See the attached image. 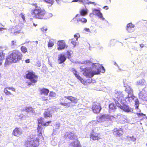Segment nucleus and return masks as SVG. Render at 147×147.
Masks as SVG:
<instances>
[{
  "label": "nucleus",
  "mask_w": 147,
  "mask_h": 147,
  "mask_svg": "<svg viewBox=\"0 0 147 147\" xmlns=\"http://www.w3.org/2000/svg\"><path fill=\"white\" fill-rule=\"evenodd\" d=\"M80 63L84 65L85 67L81 66L80 69L84 75L87 78H91L95 74L105 71L104 67L98 63H92L88 60L82 61Z\"/></svg>",
  "instance_id": "1"
},
{
  "label": "nucleus",
  "mask_w": 147,
  "mask_h": 147,
  "mask_svg": "<svg viewBox=\"0 0 147 147\" xmlns=\"http://www.w3.org/2000/svg\"><path fill=\"white\" fill-rule=\"evenodd\" d=\"M22 57V55L20 52L17 50H14L6 59L5 64L9 65V63H16L21 60Z\"/></svg>",
  "instance_id": "2"
},
{
  "label": "nucleus",
  "mask_w": 147,
  "mask_h": 147,
  "mask_svg": "<svg viewBox=\"0 0 147 147\" xmlns=\"http://www.w3.org/2000/svg\"><path fill=\"white\" fill-rule=\"evenodd\" d=\"M64 138L67 140H74L73 142H70L68 147H82L77 136L74 133L70 131L66 132L64 135Z\"/></svg>",
  "instance_id": "3"
},
{
  "label": "nucleus",
  "mask_w": 147,
  "mask_h": 147,
  "mask_svg": "<svg viewBox=\"0 0 147 147\" xmlns=\"http://www.w3.org/2000/svg\"><path fill=\"white\" fill-rule=\"evenodd\" d=\"M35 6V8L32 10V14L33 18L39 19H47L45 17L46 11L42 8L37 6L36 3L32 4Z\"/></svg>",
  "instance_id": "4"
},
{
  "label": "nucleus",
  "mask_w": 147,
  "mask_h": 147,
  "mask_svg": "<svg viewBox=\"0 0 147 147\" xmlns=\"http://www.w3.org/2000/svg\"><path fill=\"white\" fill-rule=\"evenodd\" d=\"M119 101L120 102V103L117 102L116 105L117 107L119 108L120 109L127 113H133V109L126 105L127 101L126 100H119Z\"/></svg>",
  "instance_id": "5"
},
{
  "label": "nucleus",
  "mask_w": 147,
  "mask_h": 147,
  "mask_svg": "<svg viewBox=\"0 0 147 147\" xmlns=\"http://www.w3.org/2000/svg\"><path fill=\"white\" fill-rule=\"evenodd\" d=\"M26 78L29 79L30 80L29 82H26L28 85H34V83L37 81L38 78V77L34 73L29 71H28V73L26 74Z\"/></svg>",
  "instance_id": "6"
},
{
  "label": "nucleus",
  "mask_w": 147,
  "mask_h": 147,
  "mask_svg": "<svg viewBox=\"0 0 147 147\" xmlns=\"http://www.w3.org/2000/svg\"><path fill=\"white\" fill-rule=\"evenodd\" d=\"M125 91L128 93L127 97H125V100L127 99V100L129 102H131L135 99V96L133 95V90L131 87L128 86L125 89Z\"/></svg>",
  "instance_id": "7"
},
{
  "label": "nucleus",
  "mask_w": 147,
  "mask_h": 147,
  "mask_svg": "<svg viewBox=\"0 0 147 147\" xmlns=\"http://www.w3.org/2000/svg\"><path fill=\"white\" fill-rule=\"evenodd\" d=\"M115 96L117 100H114L115 103L116 105H117V102H118V103H120V102L119 101V100H125V97H124V95L122 92L120 91H118L117 90H115Z\"/></svg>",
  "instance_id": "8"
},
{
  "label": "nucleus",
  "mask_w": 147,
  "mask_h": 147,
  "mask_svg": "<svg viewBox=\"0 0 147 147\" xmlns=\"http://www.w3.org/2000/svg\"><path fill=\"white\" fill-rule=\"evenodd\" d=\"M138 97L141 100L147 101V96L145 87L143 88L142 89H139Z\"/></svg>",
  "instance_id": "9"
},
{
  "label": "nucleus",
  "mask_w": 147,
  "mask_h": 147,
  "mask_svg": "<svg viewBox=\"0 0 147 147\" xmlns=\"http://www.w3.org/2000/svg\"><path fill=\"white\" fill-rule=\"evenodd\" d=\"M113 116H109L108 115H103L99 117V119H98V122H102L105 121H107L109 120H111L113 118Z\"/></svg>",
  "instance_id": "10"
},
{
  "label": "nucleus",
  "mask_w": 147,
  "mask_h": 147,
  "mask_svg": "<svg viewBox=\"0 0 147 147\" xmlns=\"http://www.w3.org/2000/svg\"><path fill=\"white\" fill-rule=\"evenodd\" d=\"M37 140L32 139L30 141H27L26 143L27 147H36L38 143Z\"/></svg>",
  "instance_id": "11"
},
{
  "label": "nucleus",
  "mask_w": 147,
  "mask_h": 147,
  "mask_svg": "<svg viewBox=\"0 0 147 147\" xmlns=\"http://www.w3.org/2000/svg\"><path fill=\"white\" fill-rule=\"evenodd\" d=\"M92 109L94 113H98L100 112L101 110V108L99 104L97 105L94 104L92 105Z\"/></svg>",
  "instance_id": "12"
},
{
  "label": "nucleus",
  "mask_w": 147,
  "mask_h": 147,
  "mask_svg": "<svg viewBox=\"0 0 147 147\" xmlns=\"http://www.w3.org/2000/svg\"><path fill=\"white\" fill-rule=\"evenodd\" d=\"M54 112L53 109L50 107L46 110L44 113V115L45 118L50 117L51 116V114Z\"/></svg>",
  "instance_id": "13"
},
{
  "label": "nucleus",
  "mask_w": 147,
  "mask_h": 147,
  "mask_svg": "<svg viewBox=\"0 0 147 147\" xmlns=\"http://www.w3.org/2000/svg\"><path fill=\"white\" fill-rule=\"evenodd\" d=\"M57 60L58 63L61 64L64 62L66 59L67 57L65 55L62 54L59 55Z\"/></svg>",
  "instance_id": "14"
},
{
  "label": "nucleus",
  "mask_w": 147,
  "mask_h": 147,
  "mask_svg": "<svg viewBox=\"0 0 147 147\" xmlns=\"http://www.w3.org/2000/svg\"><path fill=\"white\" fill-rule=\"evenodd\" d=\"M123 133L122 129L120 128L118 129H114L113 134L116 136H120L122 135Z\"/></svg>",
  "instance_id": "15"
},
{
  "label": "nucleus",
  "mask_w": 147,
  "mask_h": 147,
  "mask_svg": "<svg viewBox=\"0 0 147 147\" xmlns=\"http://www.w3.org/2000/svg\"><path fill=\"white\" fill-rule=\"evenodd\" d=\"M57 1V3H59V0H55ZM79 1L81 3H82L83 4H85L86 3L89 4V3L95 5V3L94 2L90 1L88 0H74L72 2H77Z\"/></svg>",
  "instance_id": "16"
},
{
  "label": "nucleus",
  "mask_w": 147,
  "mask_h": 147,
  "mask_svg": "<svg viewBox=\"0 0 147 147\" xmlns=\"http://www.w3.org/2000/svg\"><path fill=\"white\" fill-rule=\"evenodd\" d=\"M117 105L116 104H115L113 103H111L109 105V113H113L116 111L117 108Z\"/></svg>",
  "instance_id": "17"
},
{
  "label": "nucleus",
  "mask_w": 147,
  "mask_h": 147,
  "mask_svg": "<svg viewBox=\"0 0 147 147\" xmlns=\"http://www.w3.org/2000/svg\"><path fill=\"white\" fill-rule=\"evenodd\" d=\"M57 49L59 50H61L65 49V44L63 41H60L58 42L57 43Z\"/></svg>",
  "instance_id": "18"
},
{
  "label": "nucleus",
  "mask_w": 147,
  "mask_h": 147,
  "mask_svg": "<svg viewBox=\"0 0 147 147\" xmlns=\"http://www.w3.org/2000/svg\"><path fill=\"white\" fill-rule=\"evenodd\" d=\"M93 14L97 15L99 18H102L104 20H105V18L103 17L102 14L99 10L94 9L93 10Z\"/></svg>",
  "instance_id": "19"
},
{
  "label": "nucleus",
  "mask_w": 147,
  "mask_h": 147,
  "mask_svg": "<svg viewBox=\"0 0 147 147\" xmlns=\"http://www.w3.org/2000/svg\"><path fill=\"white\" fill-rule=\"evenodd\" d=\"M134 25L132 23H129L127 25L126 30L129 32H133L134 30Z\"/></svg>",
  "instance_id": "20"
},
{
  "label": "nucleus",
  "mask_w": 147,
  "mask_h": 147,
  "mask_svg": "<svg viewBox=\"0 0 147 147\" xmlns=\"http://www.w3.org/2000/svg\"><path fill=\"white\" fill-rule=\"evenodd\" d=\"M25 111L27 113V114L30 112H31L32 113H35L34 109L31 107H26L24 109L22 110V112H24Z\"/></svg>",
  "instance_id": "21"
},
{
  "label": "nucleus",
  "mask_w": 147,
  "mask_h": 147,
  "mask_svg": "<svg viewBox=\"0 0 147 147\" xmlns=\"http://www.w3.org/2000/svg\"><path fill=\"white\" fill-rule=\"evenodd\" d=\"M22 131L21 129L16 128L13 130V134L16 136H18L20 135L21 134Z\"/></svg>",
  "instance_id": "22"
},
{
  "label": "nucleus",
  "mask_w": 147,
  "mask_h": 147,
  "mask_svg": "<svg viewBox=\"0 0 147 147\" xmlns=\"http://www.w3.org/2000/svg\"><path fill=\"white\" fill-rule=\"evenodd\" d=\"M64 97L70 100L72 102L75 104L78 101L77 99L76 98L73 97L71 96H65Z\"/></svg>",
  "instance_id": "23"
},
{
  "label": "nucleus",
  "mask_w": 147,
  "mask_h": 147,
  "mask_svg": "<svg viewBox=\"0 0 147 147\" xmlns=\"http://www.w3.org/2000/svg\"><path fill=\"white\" fill-rule=\"evenodd\" d=\"M124 115H121L120 117L119 120L120 123L121 124L127 123L128 122V120Z\"/></svg>",
  "instance_id": "24"
},
{
  "label": "nucleus",
  "mask_w": 147,
  "mask_h": 147,
  "mask_svg": "<svg viewBox=\"0 0 147 147\" xmlns=\"http://www.w3.org/2000/svg\"><path fill=\"white\" fill-rule=\"evenodd\" d=\"M40 91L41 95H44L45 96L47 95L49 92L48 89L44 88L41 89L40 90Z\"/></svg>",
  "instance_id": "25"
},
{
  "label": "nucleus",
  "mask_w": 147,
  "mask_h": 147,
  "mask_svg": "<svg viewBox=\"0 0 147 147\" xmlns=\"http://www.w3.org/2000/svg\"><path fill=\"white\" fill-rule=\"evenodd\" d=\"M38 125L37 128L38 132V135L39 136H42V132H43L44 129L42 127L43 126L42 125Z\"/></svg>",
  "instance_id": "26"
},
{
  "label": "nucleus",
  "mask_w": 147,
  "mask_h": 147,
  "mask_svg": "<svg viewBox=\"0 0 147 147\" xmlns=\"http://www.w3.org/2000/svg\"><path fill=\"white\" fill-rule=\"evenodd\" d=\"M72 71L73 72L74 74L75 75L77 78L80 80L81 82H82V80H83L80 76L78 74H77V71L74 68H72L71 69Z\"/></svg>",
  "instance_id": "27"
},
{
  "label": "nucleus",
  "mask_w": 147,
  "mask_h": 147,
  "mask_svg": "<svg viewBox=\"0 0 147 147\" xmlns=\"http://www.w3.org/2000/svg\"><path fill=\"white\" fill-rule=\"evenodd\" d=\"M17 41L16 40H12L11 42L10 45L12 49L16 48L17 47Z\"/></svg>",
  "instance_id": "28"
},
{
  "label": "nucleus",
  "mask_w": 147,
  "mask_h": 147,
  "mask_svg": "<svg viewBox=\"0 0 147 147\" xmlns=\"http://www.w3.org/2000/svg\"><path fill=\"white\" fill-rule=\"evenodd\" d=\"M5 54L3 53V51H1L0 53V65H1L2 61L5 59Z\"/></svg>",
  "instance_id": "29"
},
{
  "label": "nucleus",
  "mask_w": 147,
  "mask_h": 147,
  "mask_svg": "<svg viewBox=\"0 0 147 147\" xmlns=\"http://www.w3.org/2000/svg\"><path fill=\"white\" fill-rule=\"evenodd\" d=\"M145 80L142 79L138 81H137L136 84L137 85L142 86L145 85Z\"/></svg>",
  "instance_id": "30"
},
{
  "label": "nucleus",
  "mask_w": 147,
  "mask_h": 147,
  "mask_svg": "<svg viewBox=\"0 0 147 147\" xmlns=\"http://www.w3.org/2000/svg\"><path fill=\"white\" fill-rule=\"evenodd\" d=\"M90 138L93 140H98L100 138L98 137V136L97 134H92Z\"/></svg>",
  "instance_id": "31"
},
{
  "label": "nucleus",
  "mask_w": 147,
  "mask_h": 147,
  "mask_svg": "<svg viewBox=\"0 0 147 147\" xmlns=\"http://www.w3.org/2000/svg\"><path fill=\"white\" fill-rule=\"evenodd\" d=\"M70 102H68L67 103H63L62 102L60 103L61 105L66 106L67 107H71L72 105L70 104Z\"/></svg>",
  "instance_id": "32"
},
{
  "label": "nucleus",
  "mask_w": 147,
  "mask_h": 147,
  "mask_svg": "<svg viewBox=\"0 0 147 147\" xmlns=\"http://www.w3.org/2000/svg\"><path fill=\"white\" fill-rule=\"evenodd\" d=\"M16 28L15 27H13L11 29V33H14L15 35H16L17 34L19 33H20V31L18 30L17 31H15L14 29H15Z\"/></svg>",
  "instance_id": "33"
},
{
  "label": "nucleus",
  "mask_w": 147,
  "mask_h": 147,
  "mask_svg": "<svg viewBox=\"0 0 147 147\" xmlns=\"http://www.w3.org/2000/svg\"><path fill=\"white\" fill-rule=\"evenodd\" d=\"M38 125H42L43 124H44V122L43 119L42 118H40L39 119H38Z\"/></svg>",
  "instance_id": "34"
},
{
  "label": "nucleus",
  "mask_w": 147,
  "mask_h": 147,
  "mask_svg": "<svg viewBox=\"0 0 147 147\" xmlns=\"http://www.w3.org/2000/svg\"><path fill=\"white\" fill-rule=\"evenodd\" d=\"M4 92L6 95H12V94L7 90V89L6 87L4 88Z\"/></svg>",
  "instance_id": "35"
},
{
  "label": "nucleus",
  "mask_w": 147,
  "mask_h": 147,
  "mask_svg": "<svg viewBox=\"0 0 147 147\" xmlns=\"http://www.w3.org/2000/svg\"><path fill=\"white\" fill-rule=\"evenodd\" d=\"M79 21L81 22L82 23H86L87 22V20L85 18H82L81 19H79L77 20V22Z\"/></svg>",
  "instance_id": "36"
},
{
  "label": "nucleus",
  "mask_w": 147,
  "mask_h": 147,
  "mask_svg": "<svg viewBox=\"0 0 147 147\" xmlns=\"http://www.w3.org/2000/svg\"><path fill=\"white\" fill-rule=\"evenodd\" d=\"M21 50L22 52L24 53H26L27 52V50L26 48L24 46H22L21 47Z\"/></svg>",
  "instance_id": "37"
},
{
  "label": "nucleus",
  "mask_w": 147,
  "mask_h": 147,
  "mask_svg": "<svg viewBox=\"0 0 147 147\" xmlns=\"http://www.w3.org/2000/svg\"><path fill=\"white\" fill-rule=\"evenodd\" d=\"M69 42L74 45V47H75L76 45V42L75 39H72L69 40Z\"/></svg>",
  "instance_id": "38"
},
{
  "label": "nucleus",
  "mask_w": 147,
  "mask_h": 147,
  "mask_svg": "<svg viewBox=\"0 0 147 147\" xmlns=\"http://www.w3.org/2000/svg\"><path fill=\"white\" fill-rule=\"evenodd\" d=\"M127 139L128 140H131L133 142L135 141L136 140V138H134L133 136L131 137H127Z\"/></svg>",
  "instance_id": "39"
},
{
  "label": "nucleus",
  "mask_w": 147,
  "mask_h": 147,
  "mask_svg": "<svg viewBox=\"0 0 147 147\" xmlns=\"http://www.w3.org/2000/svg\"><path fill=\"white\" fill-rule=\"evenodd\" d=\"M87 13V11L84 9L82 10L80 12V14L82 16H84L86 15Z\"/></svg>",
  "instance_id": "40"
},
{
  "label": "nucleus",
  "mask_w": 147,
  "mask_h": 147,
  "mask_svg": "<svg viewBox=\"0 0 147 147\" xmlns=\"http://www.w3.org/2000/svg\"><path fill=\"white\" fill-rule=\"evenodd\" d=\"M54 45V43L52 40H50L48 44L49 47H52Z\"/></svg>",
  "instance_id": "41"
},
{
  "label": "nucleus",
  "mask_w": 147,
  "mask_h": 147,
  "mask_svg": "<svg viewBox=\"0 0 147 147\" xmlns=\"http://www.w3.org/2000/svg\"><path fill=\"white\" fill-rule=\"evenodd\" d=\"M52 16V14L49 13H46L45 15V17L47 18H48L50 17H51Z\"/></svg>",
  "instance_id": "42"
},
{
  "label": "nucleus",
  "mask_w": 147,
  "mask_h": 147,
  "mask_svg": "<svg viewBox=\"0 0 147 147\" xmlns=\"http://www.w3.org/2000/svg\"><path fill=\"white\" fill-rule=\"evenodd\" d=\"M56 95V93L53 92H51L49 94V96H51L52 97H55Z\"/></svg>",
  "instance_id": "43"
},
{
  "label": "nucleus",
  "mask_w": 147,
  "mask_h": 147,
  "mask_svg": "<svg viewBox=\"0 0 147 147\" xmlns=\"http://www.w3.org/2000/svg\"><path fill=\"white\" fill-rule=\"evenodd\" d=\"M134 100L135 102V105H138L139 102L138 100L136 97H135V99H134ZM136 107H137V106H136Z\"/></svg>",
  "instance_id": "44"
},
{
  "label": "nucleus",
  "mask_w": 147,
  "mask_h": 147,
  "mask_svg": "<svg viewBox=\"0 0 147 147\" xmlns=\"http://www.w3.org/2000/svg\"><path fill=\"white\" fill-rule=\"evenodd\" d=\"M6 88L9 90H11L13 91L16 92V89L12 87H7Z\"/></svg>",
  "instance_id": "45"
},
{
  "label": "nucleus",
  "mask_w": 147,
  "mask_h": 147,
  "mask_svg": "<svg viewBox=\"0 0 147 147\" xmlns=\"http://www.w3.org/2000/svg\"><path fill=\"white\" fill-rule=\"evenodd\" d=\"M41 30L43 32V33L45 32L47 30V28L46 27H43L40 28Z\"/></svg>",
  "instance_id": "46"
},
{
  "label": "nucleus",
  "mask_w": 147,
  "mask_h": 147,
  "mask_svg": "<svg viewBox=\"0 0 147 147\" xmlns=\"http://www.w3.org/2000/svg\"><path fill=\"white\" fill-rule=\"evenodd\" d=\"M51 121H48L46 123H44V124L43 125V126H48L49 125Z\"/></svg>",
  "instance_id": "47"
},
{
  "label": "nucleus",
  "mask_w": 147,
  "mask_h": 147,
  "mask_svg": "<svg viewBox=\"0 0 147 147\" xmlns=\"http://www.w3.org/2000/svg\"><path fill=\"white\" fill-rule=\"evenodd\" d=\"M36 65L38 67H40L41 65L40 62L38 61L36 62Z\"/></svg>",
  "instance_id": "48"
},
{
  "label": "nucleus",
  "mask_w": 147,
  "mask_h": 147,
  "mask_svg": "<svg viewBox=\"0 0 147 147\" xmlns=\"http://www.w3.org/2000/svg\"><path fill=\"white\" fill-rule=\"evenodd\" d=\"M48 98H49V99H50V97L49 96L48 97H43L42 98V99L44 100H48Z\"/></svg>",
  "instance_id": "49"
},
{
  "label": "nucleus",
  "mask_w": 147,
  "mask_h": 147,
  "mask_svg": "<svg viewBox=\"0 0 147 147\" xmlns=\"http://www.w3.org/2000/svg\"><path fill=\"white\" fill-rule=\"evenodd\" d=\"M67 54L68 55V56L67 57V58L68 59H69V58H70V57L71 56V53L69 52V51H67Z\"/></svg>",
  "instance_id": "50"
},
{
  "label": "nucleus",
  "mask_w": 147,
  "mask_h": 147,
  "mask_svg": "<svg viewBox=\"0 0 147 147\" xmlns=\"http://www.w3.org/2000/svg\"><path fill=\"white\" fill-rule=\"evenodd\" d=\"M84 30L86 32H90V30L89 28H84Z\"/></svg>",
  "instance_id": "51"
},
{
  "label": "nucleus",
  "mask_w": 147,
  "mask_h": 147,
  "mask_svg": "<svg viewBox=\"0 0 147 147\" xmlns=\"http://www.w3.org/2000/svg\"><path fill=\"white\" fill-rule=\"evenodd\" d=\"M25 61L27 63H29L30 62V60L29 59H28L26 60Z\"/></svg>",
  "instance_id": "52"
},
{
  "label": "nucleus",
  "mask_w": 147,
  "mask_h": 147,
  "mask_svg": "<svg viewBox=\"0 0 147 147\" xmlns=\"http://www.w3.org/2000/svg\"><path fill=\"white\" fill-rule=\"evenodd\" d=\"M23 20H25V17L24 15H22L21 16Z\"/></svg>",
  "instance_id": "53"
},
{
  "label": "nucleus",
  "mask_w": 147,
  "mask_h": 147,
  "mask_svg": "<svg viewBox=\"0 0 147 147\" xmlns=\"http://www.w3.org/2000/svg\"><path fill=\"white\" fill-rule=\"evenodd\" d=\"M74 37L76 38V40H77L78 38L77 35L76 34L74 35Z\"/></svg>",
  "instance_id": "54"
},
{
  "label": "nucleus",
  "mask_w": 147,
  "mask_h": 147,
  "mask_svg": "<svg viewBox=\"0 0 147 147\" xmlns=\"http://www.w3.org/2000/svg\"><path fill=\"white\" fill-rule=\"evenodd\" d=\"M114 40H111L110 41V44H112L113 42V41H114Z\"/></svg>",
  "instance_id": "55"
},
{
  "label": "nucleus",
  "mask_w": 147,
  "mask_h": 147,
  "mask_svg": "<svg viewBox=\"0 0 147 147\" xmlns=\"http://www.w3.org/2000/svg\"><path fill=\"white\" fill-rule=\"evenodd\" d=\"M103 8L107 10L108 9V7L107 6H105L103 7Z\"/></svg>",
  "instance_id": "56"
},
{
  "label": "nucleus",
  "mask_w": 147,
  "mask_h": 147,
  "mask_svg": "<svg viewBox=\"0 0 147 147\" xmlns=\"http://www.w3.org/2000/svg\"><path fill=\"white\" fill-rule=\"evenodd\" d=\"M138 115L139 116H142V115H144L145 116V115H144V114H143V113H138Z\"/></svg>",
  "instance_id": "57"
},
{
  "label": "nucleus",
  "mask_w": 147,
  "mask_h": 147,
  "mask_svg": "<svg viewBox=\"0 0 147 147\" xmlns=\"http://www.w3.org/2000/svg\"><path fill=\"white\" fill-rule=\"evenodd\" d=\"M98 49H100V50H102L103 49V48L102 47H98Z\"/></svg>",
  "instance_id": "58"
},
{
  "label": "nucleus",
  "mask_w": 147,
  "mask_h": 147,
  "mask_svg": "<svg viewBox=\"0 0 147 147\" xmlns=\"http://www.w3.org/2000/svg\"><path fill=\"white\" fill-rule=\"evenodd\" d=\"M107 2L108 3H110L111 2V0H107Z\"/></svg>",
  "instance_id": "59"
},
{
  "label": "nucleus",
  "mask_w": 147,
  "mask_h": 147,
  "mask_svg": "<svg viewBox=\"0 0 147 147\" xmlns=\"http://www.w3.org/2000/svg\"><path fill=\"white\" fill-rule=\"evenodd\" d=\"M140 46L142 48L144 46V45L142 44H140Z\"/></svg>",
  "instance_id": "60"
},
{
  "label": "nucleus",
  "mask_w": 147,
  "mask_h": 147,
  "mask_svg": "<svg viewBox=\"0 0 147 147\" xmlns=\"http://www.w3.org/2000/svg\"><path fill=\"white\" fill-rule=\"evenodd\" d=\"M5 29L3 28H0V31H2L4 29Z\"/></svg>",
  "instance_id": "61"
},
{
  "label": "nucleus",
  "mask_w": 147,
  "mask_h": 147,
  "mask_svg": "<svg viewBox=\"0 0 147 147\" xmlns=\"http://www.w3.org/2000/svg\"><path fill=\"white\" fill-rule=\"evenodd\" d=\"M93 13H91L90 14V17H91L93 15Z\"/></svg>",
  "instance_id": "62"
},
{
  "label": "nucleus",
  "mask_w": 147,
  "mask_h": 147,
  "mask_svg": "<svg viewBox=\"0 0 147 147\" xmlns=\"http://www.w3.org/2000/svg\"><path fill=\"white\" fill-rule=\"evenodd\" d=\"M56 125L58 127H59V124H57Z\"/></svg>",
  "instance_id": "63"
},
{
  "label": "nucleus",
  "mask_w": 147,
  "mask_h": 147,
  "mask_svg": "<svg viewBox=\"0 0 147 147\" xmlns=\"http://www.w3.org/2000/svg\"><path fill=\"white\" fill-rule=\"evenodd\" d=\"M35 42H36V45L38 43V41H36Z\"/></svg>",
  "instance_id": "64"
}]
</instances>
